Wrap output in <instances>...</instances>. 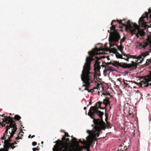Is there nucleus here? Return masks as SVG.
<instances>
[{
    "mask_svg": "<svg viewBox=\"0 0 151 151\" xmlns=\"http://www.w3.org/2000/svg\"><path fill=\"white\" fill-rule=\"evenodd\" d=\"M32 150L33 151H36L37 150V149L36 148H34L32 149Z\"/></svg>",
    "mask_w": 151,
    "mask_h": 151,
    "instance_id": "72a5a7b5",
    "label": "nucleus"
},
{
    "mask_svg": "<svg viewBox=\"0 0 151 151\" xmlns=\"http://www.w3.org/2000/svg\"><path fill=\"white\" fill-rule=\"evenodd\" d=\"M89 104H90V105H91V101L89 103Z\"/></svg>",
    "mask_w": 151,
    "mask_h": 151,
    "instance_id": "79ce46f5",
    "label": "nucleus"
},
{
    "mask_svg": "<svg viewBox=\"0 0 151 151\" xmlns=\"http://www.w3.org/2000/svg\"><path fill=\"white\" fill-rule=\"evenodd\" d=\"M112 65L114 66L118 67L120 66V63H119V62L117 61H116L112 60Z\"/></svg>",
    "mask_w": 151,
    "mask_h": 151,
    "instance_id": "dca6fc26",
    "label": "nucleus"
},
{
    "mask_svg": "<svg viewBox=\"0 0 151 151\" xmlns=\"http://www.w3.org/2000/svg\"><path fill=\"white\" fill-rule=\"evenodd\" d=\"M20 132L19 133V134H20Z\"/></svg>",
    "mask_w": 151,
    "mask_h": 151,
    "instance_id": "8fccbe9b",
    "label": "nucleus"
},
{
    "mask_svg": "<svg viewBox=\"0 0 151 151\" xmlns=\"http://www.w3.org/2000/svg\"><path fill=\"white\" fill-rule=\"evenodd\" d=\"M138 34L140 36L143 37L145 35V33L143 30H139L138 31Z\"/></svg>",
    "mask_w": 151,
    "mask_h": 151,
    "instance_id": "412c9836",
    "label": "nucleus"
},
{
    "mask_svg": "<svg viewBox=\"0 0 151 151\" xmlns=\"http://www.w3.org/2000/svg\"><path fill=\"white\" fill-rule=\"evenodd\" d=\"M115 70V69L112 67L107 66L106 68V71H110L111 72H112Z\"/></svg>",
    "mask_w": 151,
    "mask_h": 151,
    "instance_id": "a211bd4d",
    "label": "nucleus"
},
{
    "mask_svg": "<svg viewBox=\"0 0 151 151\" xmlns=\"http://www.w3.org/2000/svg\"><path fill=\"white\" fill-rule=\"evenodd\" d=\"M116 56L117 58L121 59L122 58V55L119 54L118 52H117L116 53Z\"/></svg>",
    "mask_w": 151,
    "mask_h": 151,
    "instance_id": "5701e85b",
    "label": "nucleus"
},
{
    "mask_svg": "<svg viewBox=\"0 0 151 151\" xmlns=\"http://www.w3.org/2000/svg\"><path fill=\"white\" fill-rule=\"evenodd\" d=\"M110 104L109 99H105L103 102L100 101L96 104L95 105L91 107L88 113V115L93 119L94 124L92 126L93 127V130H87L86 132H101V130H104L106 128H111V127L108 122L106 124L103 121V116L104 113L99 110L106 109L108 105Z\"/></svg>",
    "mask_w": 151,
    "mask_h": 151,
    "instance_id": "f03ea898",
    "label": "nucleus"
},
{
    "mask_svg": "<svg viewBox=\"0 0 151 151\" xmlns=\"http://www.w3.org/2000/svg\"><path fill=\"white\" fill-rule=\"evenodd\" d=\"M35 137V136L34 135H33L32 136L31 138H32Z\"/></svg>",
    "mask_w": 151,
    "mask_h": 151,
    "instance_id": "58836bf2",
    "label": "nucleus"
},
{
    "mask_svg": "<svg viewBox=\"0 0 151 151\" xmlns=\"http://www.w3.org/2000/svg\"><path fill=\"white\" fill-rule=\"evenodd\" d=\"M103 94L104 95H109V93H107L106 94H105V93H103Z\"/></svg>",
    "mask_w": 151,
    "mask_h": 151,
    "instance_id": "c9c22d12",
    "label": "nucleus"
},
{
    "mask_svg": "<svg viewBox=\"0 0 151 151\" xmlns=\"http://www.w3.org/2000/svg\"><path fill=\"white\" fill-rule=\"evenodd\" d=\"M150 14V18H151V9L150 8L148 9V12H145V14L139 18V23L140 25H141V27L143 28L146 29L147 28H149V27L148 26L147 23L145 22L144 19L146 18L147 19H148V16L149 14Z\"/></svg>",
    "mask_w": 151,
    "mask_h": 151,
    "instance_id": "423d86ee",
    "label": "nucleus"
},
{
    "mask_svg": "<svg viewBox=\"0 0 151 151\" xmlns=\"http://www.w3.org/2000/svg\"><path fill=\"white\" fill-rule=\"evenodd\" d=\"M4 114L1 115L2 116L4 117V118L1 119H0V124H1V125H2L3 127L5 126V124L4 125L3 124L4 122H5V123L7 124L6 122L5 121V119L6 117H7V116H4Z\"/></svg>",
    "mask_w": 151,
    "mask_h": 151,
    "instance_id": "4468645a",
    "label": "nucleus"
},
{
    "mask_svg": "<svg viewBox=\"0 0 151 151\" xmlns=\"http://www.w3.org/2000/svg\"><path fill=\"white\" fill-rule=\"evenodd\" d=\"M149 45V50L148 51V52H149V53H150V52H151V44Z\"/></svg>",
    "mask_w": 151,
    "mask_h": 151,
    "instance_id": "c756f323",
    "label": "nucleus"
},
{
    "mask_svg": "<svg viewBox=\"0 0 151 151\" xmlns=\"http://www.w3.org/2000/svg\"><path fill=\"white\" fill-rule=\"evenodd\" d=\"M151 63V59H147L146 63L145 64V65H148Z\"/></svg>",
    "mask_w": 151,
    "mask_h": 151,
    "instance_id": "393cba45",
    "label": "nucleus"
},
{
    "mask_svg": "<svg viewBox=\"0 0 151 151\" xmlns=\"http://www.w3.org/2000/svg\"><path fill=\"white\" fill-rule=\"evenodd\" d=\"M150 59H151V58H150Z\"/></svg>",
    "mask_w": 151,
    "mask_h": 151,
    "instance_id": "603ef678",
    "label": "nucleus"
},
{
    "mask_svg": "<svg viewBox=\"0 0 151 151\" xmlns=\"http://www.w3.org/2000/svg\"><path fill=\"white\" fill-rule=\"evenodd\" d=\"M43 142H42H42H41V144H43Z\"/></svg>",
    "mask_w": 151,
    "mask_h": 151,
    "instance_id": "a18cd8bd",
    "label": "nucleus"
},
{
    "mask_svg": "<svg viewBox=\"0 0 151 151\" xmlns=\"http://www.w3.org/2000/svg\"><path fill=\"white\" fill-rule=\"evenodd\" d=\"M0 125H1V124H0ZM1 126H2V125H1Z\"/></svg>",
    "mask_w": 151,
    "mask_h": 151,
    "instance_id": "3c124183",
    "label": "nucleus"
},
{
    "mask_svg": "<svg viewBox=\"0 0 151 151\" xmlns=\"http://www.w3.org/2000/svg\"><path fill=\"white\" fill-rule=\"evenodd\" d=\"M120 35L116 31L111 32L110 33L109 41L110 43L112 42H117L120 39Z\"/></svg>",
    "mask_w": 151,
    "mask_h": 151,
    "instance_id": "0eeeda50",
    "label": "nucleus"
},
{
    "mask_svg": "<svg viewBox=\"0 0 151 151\" xmlns=\"http://www.w3.org/2000/svg\"><path fill=\"white\" fill-rule=\"evenodd\" d=\"M149 52L148 51H147L145 52H143L142 53L141 55L142 56H143V58H144L147 56H148L149 54Z\"/></svg>",
    "mask_w": 151,
    "mask_h": 151,
    "instance_id": "4be33fe9",
    "label": "nucleus"
},
{
    "mask_svg": "<svg viewBox=\"0 0 151 151\" xmlns=\"http://www.w3.org/2000/svg\"><path fill=\"white\" fill-rule=\"evenodd\" d=\"M147 79L148 81H151V72L150 73V75L147 76Z\"/></svg>",
    "mask_w": 151,
    "mask_h": 151,
    "instance_id": "cd10ccee",
    "label": "nucleus"
},
{
    "mask_svg": "<svg viewBox=\"0 0 151 151\" xmlns=\"http://www.w3.org/2000/svg\"><path fill=\"white\" fill-rule=\"evenodd\" d=\"M16 133H4L3 134V136L1 139L4 140L5 142H9L11 141L10 139L13 137L14 135Z\"/></svg>",
    "mask_w": 151,
    "mask_h": 151,
    "instance_id": "6e6552de",
    "label": "nucleus"
},
{
    "mask_svg": "<svg viewBox=\"0 0 151 151\" xmlns=\"http://www.w3.org/2000/svg\"><path fill=\"white\" fill-rule=\"evenodd\" d=\"M112 61H111V62H110L109 63H106L107 66H108V65H110V64H112Z\"/></svg>",
    "mask_w": 151,
    "mask_h": 151,
    "instance_id": "473e14b6",
    "label": "nucleus"
},
{
    "mask_svg": "<svg viewBox=\"0 0 151 151\" xmlns=\"http://www.w3.org/2000/svg\"><path fill=\"white\" fill-rule=\"evenodd\" d=\"M0 116H1V115H0Z\"/></svg>",
    "mask_w": 151,
    "mask_h": 151,
    "instance_id": "864d4df0",
    "label": "nucleus"
},
{
    "mask_svg": "<svg viewBox=\"0 0 151 151\" xmlns=\"http://www.w3.org/2000/svg\"><path fill=\"white\" fill-rule=\"evenodd\" d=\"M150 81H148L147 79V78H146L145 81H142L140 83H139V87H147L149 86H151V83H149V82Z\"/></svg>",
    "mask_w": 151,
    "mask_h": 151,
    "instance_id": "9d476101",
    "label": "nucleus"
},
{
    "mask_svg": "<svg viewBox=\"0 0 151 151\" xmlns=\"http://www.w3.org/2000/svg\"><path fill=\"white\" fill-rule=\"evenodd\" d=\"M124 58H123L122 57V59H124V58H125H125H126V56H124Z\"/></svg>",
    "mask_w": 151,
    "mask_h": 151,
    "instance_id": "a19ab883",
    "label": "nucleus"
},
{
    "mask_svg": "<svg viewBox=\"0 0 151 151\" xmlns=\"http://www.w3.org/2000/svg\"><path fill=\"white\" fill-rule=\"evenodd\" d=\"M116 21L115 20H113L112 21L111 24V27H110V30L111 31H113V32L114 31H116L115 30V26L113 25V22H115Z\"/></svg>",
    "mask_w": 151,
    "mask_h": 151,
    "instance_id": "f3484780",
    "label": "nucleus"
},
{
    "mask_svg": "<svg viewBox=\"0 0 151 151\" xmlns=\"http://www.w3.org/2000/svg\"><path fill=\"white\" fill-rule=\"evenodd\" d=\"M99 135H98L97 136V137H99Z\"/></svg>",
    "mask_w": 151,
    "mask_h": 151,
    "instance_id": "09e8293b",
    "label": "nucleus"
},
{
    "mask_svg": "<svg viewBox=\"0 0 151 151\" xmlns=\"http://www.w3.org/2000/svg\"><path fill=\"white\" fill-rule=\"evenodd\" d=\"M123 82L124 84L125 85V86L124 87H127L128 88H129L130 87V86L129 85V83H128L127 82H129V83H130V81H128L126 80H123Z\"/></svg>",
    "mask_w": 151,
    "mask_h": 151,
    "instance_id": "2eb2a0df",
    "label": "nucleus"
},
{
    "mask_svg": "<svg viewBox=\"0 0 151 151\" xmlns=\"http://www.w3.org/2000/svg\"><path fill=\"white\" fill-rule=\"evenodd\" d=\"M123 56H125L126 57V58H124V59L128 61L129 59V58H132L133 59H136L137 58L134 55H131L129 54H127L126 55L125 54H123Z\"/></svg>",
    "mask_w": 151,
    "mask_h": 151,
    "instance_id": "ddd939ff",
    "label": "nucleus"
},
{
    "mask_svg": "<svg viewBox=\"0 0 151 151\" xmlns=\"http://www.w3.org/2000/svg\"><path fill=\"white\" fill-rule=\"evenodd\" d=\"M31 137V134H30V135H29V136H28V138H30Z\"/></svg>",
    "mask_w": 151,
    "mask_h": 151,
    "instance_id": "4c0bfd02",
    "label": "nucleus"
},
{
    "mask_svg": "<svg viewBox=\"0 0 151 151\" xmlns=\"http://www.w3.org/2000/svg\"><path fill=\"white\" fill-rule=\"evenodd\" d=\"M132 114V113H129V115H131Z\"/></svg>",
    "mask_w": 151,
    "mask_h": 151,
    "instance_id": "c03bdc74",
    "label": "nucleus"
},
{
    "mask_svg": "<svg viewBox=\"0 0 151 151\" xmlns=\"http://www.w3.org/2000/svg\"><path fill=\"white\" fill-rule=\"evenodd\" d=\"M97 58V61L95 62V63L94 65V67L95 68V73L94 74L93 73V74L96 75V78H97V75H98V74L97 73L98 71H99V70L100 68V62L98 61L100 60V59L99 58L97 57H96Z\"/></svg>",
    "mask_w": 151,
    "mask_h": 151,
    "instance_id": "1a4fd4ad",
    "label": "nucleus"
},
{
    "mask_svg": "<svg viewBox=\"0 0 151 151\" xmlns=\"http://www.w3.org/2000/svg\"><path fill=\"white\" fill-rule=\"evenodd\" d=\"M111 51L112 52L114 53H116L117 50L115 48H113L111 49Z\"/></svg>",
    "mask_w": 151,
    "mask_h": 151,
    "instance_id": "bb28decb",
    "label": "nucleus"
},
{
    "mask_svg": "<svg viewBox=\"0 0 151 151\" xmlns=\"http://www.w3.org/2000/svg\"><path fill=\"white\" fill-rule=\"evenodd\" d=\"M137 63L134 62V61H132L131 63L127 64V68H136L137 67Z\"/></svg>",
    "mask_w": 151,
    "mask_h": 151,
    "instance_id": "f8f14e48",
    "label": "nucleus"
},
{
    "mask_svg": "<svg viewBox=\"0 0 151 151\" xmlns=\"http://www.w3.org/2000/svg\"><path fill=\"white\" fill-rule=\"evenodd\" d=\"M127 63H124L122 64L120 63V66H119L122 67L123 68H127Z\"/></svg>",
    "mask_w": 151,
    "mask_h": 151,
    "instance_id": "b1692460",
    "label": "nucleus"
},
{
    "mask_svg": "<svg viewBox=\"0 0 151 151\" xmlns=\"http://www.w3.org/2000/svg\"><path fill=\"white\" fill-rule=\"evenodd\" d=\"M126 39V37L125 36H124L123 38L120 40V44L122 45V43L125 41Z\"/></svg>",
    "mask_w": 151,
    "mask_h": 151,
    "instance_id": "a878e982",
    "label": "nucleus"
},
{
    "mask_svg": "<svg viewBox=\"0 0 151 151\" xmlns=\"http://www.w3.org/2000/svg\"><path fill=\"white\" fill-rule=\"evenodd\" d=\"M37 142H33L32 143V145L33 146H35L37 145Z\"/></svg>",
    "mask_w": 151,
    "mask_h": 151,
    "instance_id": "2f4dec72",
    "label": "nucleus"
},
{
    "mask_svg": "<svg viewBox=\"0 0 151 151\" xmlns=\"http://www.w3.org/2000/svg\"><path fill=\"white\" fill-rule=\"evenodd\" d=\"M15 138L16 139V140H18V139H19V137H16Z\"/></svg>",
    "mask_w": 151,
    "mask_h": 151,
    "instance_id": "e433bc0d",
    "label": "nucleus"
},
{
    "mask_svg": "<svg viewBox=\"0 0 151 151\" xmlns=\"http://www.w3.org/2000/svg\"><path fill=\"white\" fill-rule=\"evenodd\" d=\"M150 45H151V40L149 38L146 39V41L144 42L143 44H140L139 47L145 49L146 47Z\"/></svg>",
    "mask_w": 151,
    "mask_h": 151,
    "instance_id": "9b49d317",
    "label": "nucleus"
},
{
    "mask_svg": "<svg viewBox=\"0 0 151 151\" xmlns=\"http://www.w3.org/2000/svg\"><path fill=\"white\" fill-rule=\"evenodd\" d=\"M105 49L102 47L96 49L91 51L88 52L90 57H87L86 59V62L83 67V69L81 75V78L84 84L85 90H87L88 92L93 93L95 91V90L98 89L96 87L93 89L89 90L88 88L91 86V84L93 82L95 79H96V76L93 74L92 72H90V64L91 61L93 60V57L96 55L99 54H103L104 52Z\"/></svg>",
    "mask_w": 151,
    "mask_h": 151,
    "instance_id": "7ed1b4c3",
    "label": "nucleus"
},
{
    "mask_svg": "<svg viewBox=\"0 0 151 151\" xmlns=\"http://www.w3.org/2000/svg\"><path fill=\"white\" fill-rule=\"evenodd\" d=\"M130 82H131L132 83H135L137 85H138L139 86V83H137V82H136L135 81H130Z\"/></svg>",
    "mask_w": 151,
    "mask_h": 151,
    "instance_id": "7c9ffc66",
    "label": "nucleus"
},
{
    "mask_svg": "<svg viewBox=\"0 0 151 151\" xmlns=\"http://www.w3.org/2000/svg\"><path fill=\"white\" fill-rule=\"evenodd\" d=\"M20 130H21V132H22V130L21 129H20Z\"/></svg>",
    "mask_w": 151,
    "mask_h": 151,
    "instance_id": "37998d69",
    "label": "nucleus"
},
{
    "mask_svg": "<svg viewBox=\"0 0 151 151\" xmlns=\"http://www.w3.org/2000/svg\"><path fill=\"white\" fill-rule=\"evenodd\" d=\"M117 45V47L118 49L121 51V52H122V53L123 55V54H124V53H123V49L124 48V47L122 45L120 44V46H118L117 45Z\"/></svg>",
    "mask_w": 151,
    "mask_h": 151,
    "instance_id": "aec40b11",
    "label": "nucleus"
},
{
    "mask_svg": "<svg viewBox=\"0 0 151 151\" xmlns=\"http://www.w3.org/2000/svg\"><path fill=\"white\" fill-rule=\"evenodd\" d=\"M21 119V117L18 115H15L14 118L11 117L10 116H8L5 118V121L6 122L7 125L6 126V129L5 132H7L9 131V132H16L17 129V125L15 122L14 121V119L16 121H19Z\"/></svg>",
    "mask_w": 151,
    "mask_h": 151,
    "instance_id": "20e7f679",
    "label": "nucleus"
},
{
    "mask_svg": "<svg viewBox=\"0 0 151 151\" xmlns=\"http://www.w3.org/2000/svg\"><path fill=\"white\" fill-rule=\"evenodd\" d=\"M86 109V107H85L84 108V109L85 110Z\"/></svg>",
    "mask_w": 151,
    "mask_h": 151,
    "instance_id": "ea45409f",
    "label": "nucleus"
},
{
    "mask_svg": "<svg viewBox=\"0 0 151 151\" xmlns=\"http://www.w3.org/2000/svg\"><path fill=\"white\" fill-rule=\"evenodd\" d=\"M137 59H138L139 60H140V61L137 63H137V65L138 63H142V62L144 60V58H143V56H142V55H141L139 56L137 58Z\"/></svg>",
    "mask_w": 151,
    "mask_h": 151,
    "instance_id": "6ab92c4d",
    "label": "nucleus"
},
{
    "mask_svg": "<svg viewBox=\"0 0 151 151\" xmlns=\"http://www.w3.org/2000/svg\"><path fill=\"white\" fill-rule=\"evenodd\" d=\"M109 58H108V60H109Z\"/></svg>",
    "mask_w": 151,
    "mask_h": 151,
    "instance_id": "de8ad7c7",
    "label": "nucleus"
},
{
    "mask_svg": "<svg viewBox=\"0 0 151 151\" xmlns=\"http://www.w3.org/2000/svg\"><path fill=\"white\" fill-rule=\"evenodd\" d=\"M101 66L102 67H105L106 66H107L106 63L105 62H103L102 63V64Z\"/></svg>",
    "mask_w": 151,
    "mask_h": 151,
    "instance_id": "c85d7f7f",
    "label": "nucleus"
},
{
    "mask_svg": "<svg viewBox=\"0 0 151 151\" xmlns=\"http://www.w3.org/2000/svg\"><path fill=\"white\" fill-rule=\"evenodd\" d=\"M60 132H66L64 130H62V129H61L60 131Z\"/></svg>",
    "mask_w": 151,
    "mask_h": 151,
    "instance_id": "f704fd0d",
    "label": "nucleus"
},
{
    "mask_svg": "<svg viewBox=\"0 0 151 151\" xmlns=\"http://www.w3.org/2000/svg\"><path fill=\"white\" fill-rule=\"evenodd\" d=\"M122 20L119 21L118 20L116 21L119 24L125 26L127 29H129L131 32L134 33L136 32L138 28L137 25L136 24L131 22L129 20L127 22V23L124 24L122 22Z\"/></svg>",
    "mask_w": 151,
    "mask_h": 151,
    "instance_id": "39448f33",
    "label": "nucleus"
},
{
    "mask_svg": "<svg viewBox=\"0 0 151 151\" xmlns=\"http://www.w3.org/2000/svg\"><path fill=\"white\" fill-rule=\"evenodd\" d=\"M57 141H55V142H54V143H55V142H57Z\"/></svg>",
    "mask_w": 151,
    "mask_h": 151,
    "instance_id": "49530a36",
    "label": "nucleus"
},
{
    "mask_svg": "<svg viewBox=\"0 0 151 151\" xmlns=\"http://www.w3.org/2000/svg\"><path fill=\"white\" fill-rule=\"evenodd\" d=\"M65 136H63L62 138V141L59 140L57 142L58 147L55 151H81L83 149H85L87 151H90L89 148L90 145L88 143L90 139L96 137V133H87L88 136L86 137V140L82 139H78L72 137L70 141L69 138H66V137H69L68 133H64Z\"/></svg>",
    "mask_w": 151,
    "mask_h": 151,
    "instance_id": "f257e3e1",
    "label": "nucleus"
}]
</instances>
